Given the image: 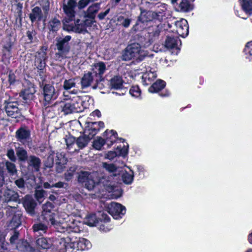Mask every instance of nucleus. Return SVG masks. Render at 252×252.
Listing matches in <instances>:
<instances>
[{"instance_id":"nucleus-1","label":"nucleus","mask_w":252,"mask_h":252,"mask_svg":"<svg viewBox=\"0 0 252 252\" xmlns=\"http://www.w3.org/2000/svg\"><path fill=\"white\" fill-rule=\"evenodd\" d=\"M117 174H79L78 181L84 184L88 190H92L97 186L103 188L109 193L112 198L116 199L122 196L123 190L118 186L110 182L109 179H114Z\"/></svg>"},{"instance_id":"nucleus-2","label":"nucleus","mask_w":252,"mask_h":252,"mask_svg":"<svg viewBox=\"0 0 252 252\" xmlns=\"http://www.w3.org/2000/svg\"><path fill=\"white\" fill-rule=\"evenodd\" d=\"M59 219V221L57 225L58 228H55L58 232L79 233L82 230L80 226L81 223L73 218H70L65 213H61Z\"/></svg>"},{"instance_id":"nucleus-3","label":"nucleus","mask_w":252,"mask_h":252,"mask_svg":"<svg viewBox=\"0 0 252 252\" xmlns=\"http://www.w3.org/2000/svg\"><path fill=\"white\" fill-rule=\"evenodd\" d=\"M147 55L146 52L141 49V45L138 43H133L128 45L123 53L122 59L129 61L133 58L142 61Z\"/></svg>"},{"instance_id":"nucleus-4","label":"nucleus","mask_w":252,"mask_h":252,"mask_svg":"<svg viewBox=\"0 0 252 252\" xmlns=\"http://www.w3.org/2000/svg\"><path fill=\"white\" fill-rule=\"evenodd\" d=\"M60 103V109L64 115L78 113L82 111V100L79 96H73L72 100H66Z\"/></svg>"},{"instance_id":"nucleus-5","label":"nucleus","mask_w":252,"mask_h":252,"mask_svg":"<svg viewBox=\"0 0 252 252\" xmlns=\"http://www.w3.org/2000/svg\"><path fill=\"white\" fill-rule=\"evenodd\" d=\"M53 208V204L50 202H47L42 206V212L40 217V219L45 221L46 223H50L54 228H58L57 227L58 222L59 221V218L60 215L56 217L54 213L52 212Z\"/></svg>"},{"instance_id":"nucleus-6","label":"nucleus","mask_w":252,"mask_h":252,"mask_svg":"<svg viewBox=\"0 0 252 252\" xmlns=\"http://www.w3.org/2000/svg\"><path fill=\"white\" fill-rule=\"evenodd\" d=\"M71 38V36L66 35L63 38L57 39L56 46L58 51L55 54L57 60H61L66 57L70 49L68 42L70 40Z\"/></svg>"},{"instance_id":"nucleus-7","label":"nucleus","mask_w":252,"mask_h":252,"mask_svg":"<svg viewBox=\"0 0 252 252\" xmlns=\"http://www.w3.org/2000/svg\"><path fill=\"white\" fill-rule=\"evenodd\" d=\"M107 210L108 213L115 219H119L124 215L126 212L125 206L120 203L112 202L108 205Z\"/></svg>"},{"instance_id":"nucleus-8","label":"nucleus","mask_w":252,"mask_h":252,"mask_svg":"<svg viewBox=\"0 0 252 252\" xmlns=\"http://www.w3.org/2000/svg\"><path fill=\"white\" fill-rule=\"evenodd\" d=\"M194 0H171V3L175 10L180 12H187L193 9L190 1Z\"/></svg>"},{"instance_id":"nucleus-9","label":"nucleus","mask_w":252,"mask_h":252,"mask_svg":"<svg viewBox=\"0 0 252 252\" xmlns=\"http://www.w3.org/2000/svg\"><path fill=\"white\" fill-rule=\"evenodd\" d=\"M63 29L67 32H73L76 33H85L87 32L82 21L79 19L76 20L74 24H64Z\"/></svg>"},{"instance_id":"nucleus-10","label":"nucleus","mask_w":252,"mask_h":252,"mask_svg":"<svg viewBox=\"0 0 252 252\" xmlns=\"http://www.w3.org/2000/svg\"><path fill=\"white\" fill-rule=\"evenodd\" d=\"M5 111L8 116L16 118L20 115V112L16 101H5Z\"/></svg>"},{"instance_id":"nucleus-11","label":"nucleus","mask_w":252,"mask_h":252,"mask_svg":"<svg viewBox=\"0 0 252 252\" xmlns=\"http://www.w3.org/2000/svg\"><path fill=\"white\" fill-rule=\"evenodd\" d=\"M60 252H71L76 249V241L71 242L68 238H61L58 246Z\"/></svg>"},{"instance_id":"nucleus-12","label":"nucleus","mask_w":252,"mask_h":252,"mask_svg":"<svg viewBox=\"0 0 252 252\" xmlns=\"http://www.w3.org/2000/svg\"><path fill=\"white\" fill-rule=\"evenodd\" d=\"M176 28V32L181 36L185 37L189 33V26L187 21L183 18L176 21L174 23Z\"/></svg>"},{"instance_id":"nucleus-13","label":"nucleus","mask_w":252,"mask_h":252,"mask_svg":"<svg viewBox=\"0 0 252 252\" xmlns=\"http://www.w3.org/2000/svg\"><path fill=\"white\" fill-rule=\"evenodd\" d=\"M46 48L42 47L40 51L35 55V65L38 69H44L45 66V59L46 58Z\"/></svg>"},{"instance_id":"nucleus-14","label":"nucleus","mask_w":252,"mask_h":252,"mask_svg":"<svg viewBox=\"0 0 252 252\" xmlns=\"http://www.w3.org/2000/svg\"><path fill=\"white\" fill-rule=\"evenodd\" d=\"M35 92L34 85L30 84L27 88L21 91L20 95L26 103H28L33 99L34 94Z\"/></svg>"},{"instance_id":"nucleus-15","label":"nucleus","mask_w":252,"mask_h":252,"mask_svg":"<svg viewBox=\"0 0 252 252\" xmlns=\"http://www.w3.org/2000/svg\"><path fill=\"white\" fill-rule=\"evenodd\" d=\"M43 94L46 106L52 100L56 98L55 90L53 86L51 85H45L43 88Z\"/></svg>"},{"instance_id":"nucleus-16","label":"nucleus","mask_w":252,"mask_h":252,"mask_svg":"<svg viewBox=\"0 0 252 252\" xmlns=\"http://www.w3.org/2000/svg\"><path fill=\"white\" fill-rule=\"evenodd\" d=\"M86 125L84 134L91 139L99 130V128H97L96 126L97 123L96 122H88Z\"/></svg>"},{"instance_id":"nucleus-17","label":"nucleus","mask_w":252,"mask_h":252,"mask_svg":"<svg viewBox=\"0 0 252 252\" xmlns=\"http://www.w3.org/2000/svg\"><path fill=\"white\" fill-rule=\"evenodd\" d=\"M76 3L75 0H68L66 2L65 1L63 2V11L69 18H71L74 16V8Z\"/></svg>"},{"instance_id":"nucleus-18","label":"nucleus","mask_w":252,"mask_h":252,"mask_svg":"<svg viewBox=\"0 0 252 252\" xmlns=\"http://www.w3.org/2000/svg\"><path fill=\"white\" fill-rule=\"evenodd\" d=\"M31 132L26 127H21L15 133L16 138L20 142H24L29 138Z\"/></svg>"},{"instance_id":"nucleus-19","label":"nucleus","mask_w":252,"mask_h":252,"mask_svg":"<svg viewBox=\"0 0 252 252\" xmlns=\"http://www.w3.org/2000/svg\"><path fill=\"white\" fill-rule=\"evenodd\" d=\"M156 16L157 14L152 11L143 10L138 17V21L142 23H147L152 21Z\"/></svg>"},{"instance_id":"nucleus-20","label":"nucleus","mask_w":252,"mask_h":252,"mask_svg":"<svg viewBox=\"0 0 252 252\" xmlns=\"http://www.w3.org/2000/svg\"><path fill=\"white\" fill-rule=\"evenodd\" d=\"M117 150H119L118 154H117L115 151H109L105 155V158L112 160L118 156L124 157L127 154V149L125 148V145L124 146L123 148L118 147Z\"/></svg>"},{"instance_id":"nucleus-21","label":"nucleus","mask_w":252,"mask_h":252,"mask_svg":"<svg viewBox=\"0 0 252 252\" xmlns=\"http://www.w3.org/2000/svg\"><path fill=\"white\" fill-rule=\"evenodd\" d=\"M76 250L85 251L90 249L92 247L91 242L87 239L84 238H79L77 241Z\"/></svg>"},{"instance_id":"nucleus-22","label":"nucleus","mask_w":252,"mask_h":252,"mask_svg":"<svg viewBox=\"0 0 252 252\" xmlns=\"http://www.w3.org/2000/svg\"><path fill=\"white\" fill-rule=\"evenodd\" d=\"M29 17L32 23L36 21H40L42 18V13L41 8L38 6L32 8L29 14Z\"/></svg>"},{"instance_id":"nucleus-23","label":"nucleus","mask_w":252,"mask_h":252,"mask_svg":"<svg viewBox=\"0 0 252 252\" xmlns=\"http://www.w3.org/2000/svg\"><path fill=\"white\" fill-rule=\"evenodd\" d=\"M100 9V3H95L90 6L85 13V17L89 18L94 19L95 14Z\"/></svg>"},{"instance_id":"nucleus-24","label":"nucleus","mask_w":252,"mask_h":252,"mask_svg":"<svg viewBox=\"0 0 252 252\" xmlns=\"http://www.w3.org/2000/svg\"><path fill=\"white\" fill-rule=\"evenodd\" d=\"M180 40L177 37L167 36L164 42V46L167 49L178 48Z\"/></svg>"},{"instance_id":"nucleus-25","label":"nucleus","mask_w":252,"mask_h":252,"mask_svg":"<svg viewBox=\"0 0 252 252\" xmlns=\"http://www.w3.org/2000/svg\"><path fill=\"white\" fill-rule=\"evenodd\" d=\"M123 85V80L121 76H115L111 78L109 82V86L112 89H121Z\"/></svg>"},{"instance_id":"nucleus-26","label":"nucleus","mask_w":252,"mask_h":252,"mask_svg":"<svg viewBox=\"0 0 252 252\" xmlns=\"http://www.w3.org/2000/svg\"><path fill=\"white\" fill-rule=\"evenodd\" d=\"M29 166L32 167L35 172H38L41 164V160L38 157L31 156L28 160Z\"/></svg>"},{"instance_id":"nucleus-27","label":"nucleus","mask_w":252,"mask_h":252,"mask_svg":"<svg viewBox=\"0 0 252 252\" xmlns=\"http://www.w3.org/2000/svg\"><path fill=\"white\" fill-rule=\"evenodd\" d=\"M133 174H117L116 175V177L114 179H109V180L112 182L113 184H115V183L112 181V180L117 179L118 178L120 177V176H121V177L122 178V180L124 183L126 185L131 184L133 180ZM114 186H116L115 185H114ZM116 186L119 187L120 188L121 187H120L118 185H117Z\"/></svg>"},{"instance_id":"nucleus-28","label":"nucleus","mask_w":252,"mask_h":252,"mask_svg":"<svg viewBox=\"0 0 252 252\" xmlns=\"http://www.w3.org/2000/svg\"><path fill=\"white\" fill-rule=\"evenodd\" d=\"M94 80L92 74L90 72L85 74L81 79V85L83 88L90 86Z\"/></svg>"},{"instance_id":"nucleus-29","label":"nucleus","mask_w":252,"mask_h":252,"mask_svg":"<svg viewBox=\"0 0 252 252\" xmlns=\"http://www.w3.org/2000/svg\"><path fill=\"white\" fill-rule=\"evenodd\" d=\"M165 86V83L163 81L158 80L149 88V91L152 93H156L163 89Z\"/></svg>"},{"instance_id":"nucleus-30","label":"nucleus","mask_w":252,"mask_h":252,"mask_svg":"<svg viewBox=\"0 0 252 252\" xmlns=\"http://www.w3.org/2000/svg\"><path fill=\"white\" fill-rule=\"evenodd\" d=\"M16 155L20 162H25L28 158L27 151L22 147H18L16 149Z\"/></svg>"},{"instance_id":"nucleus-31","label":"nucleus","mask_w":252,"mask_h":252,"mask_svg":"<svg viewBox=\"0 0 252 252\" xmlns=\"http://www.w3.org/2000/svg\"><path fill=\"white\" fill-rule=\"evenodd\" d=\"M55 161L58 166V168H62L63 166L67 162V158L65 157L64 153L63 152H57Z\"/></svg>"},{"instance_id":"nucleus-32","label":"nucleus","mask_w":252,"mask_h":252,"mask_svg":"<svg viewBox=\"0 0 252 252\" xmlns=\"http://www.w3.org/2000/svg\"><path fill=\"white\" fill-rule=\"evenodd\" d=\"M20 216L21 214L20 212H18L13 215L9 224V227L11 229L16 228L21 224Z\"/></svg>"},{"instance_id":"nucleus-33","label":"nucleus","mask_w":252,"mask_h":252,"mask_svg":"<svg viewBox=\"0 0 252 252\" xmlns=\"http://www.w3.org/2000/svg\"><path fill=\"white\" fill-rule=\"evenodd\" d=\"M92 70L99 75L103 74L106 70L105 64L102 62H99L94 64L92 66Z\"/></svg>"},{"instance_id":"nucleus-34","label":"nucleus","mask_w":252,"mask_h":252,"mask_svg":"<svg viewBox=\"0 0 252 252\" xmlns=\"http://www.w3.org/2000/svg\"><path fill=\"white\" fill-rule=\"evenodd\" d=\"M91 139L85 134L80 136L76 139V144L79 149H82L86 147Z\"/></svg>"},{"instance_id":"nucleus-35","label":"nucleus","mask_w":252,"mask_h":252,"mask_svg":"<svg viewBox=\"0 0 252 252\" xmlns=\"http://www.w3.org/2000/svg\"><path fill=\"white\" fill-rule=\"evenodd\" d=\"M98 222V220L95 214H90L86 217L84 223L89 226H94Z\"/></svg>"},{"instance_id":"nucleus-36","label":"nucleus","mask_w":252,"mask_h":252,"mask_svg":"<svg viewBox=\"0 0 252 252\" xmlns=\"http://www.w3.org/2000/svg\"><path fill=\"white\" fill-rule=\"evenodd\" d=\"M36 244L39 248L44 249H49L52 245L50 240H47L43 237L38 238L36 240Z\"/></svg>"},{"instance_id":"nucleus-37","label":"nucleus","mask_w":252,"mask_h":252,"mask_svg":"<svg viewBox=\"0 0 252 252\" xmlns=\"http://www.w3.org/2000/svg\"><path fill=\"white\" fill-rule=\"evenodd\" d=\"M76 142V139L72 136H69L65 139L67 147L69 150H71V152L77 150Z\"/></svg>"},{"instance_id":"nucleus-38","label":"nucleus","mask_w":252,"mask_h":252,"mask_svg":"<svg viewBox=\"0 0 252 252\" xmlns=\"http://www.w3.org/2000/svg\"><path fill=\"white\" fill-rule=\"evenodd\" d=\"M80 91L78 89H74L72 90H69L63 92V96L66 100H72L73 96H77Z\"/></svg>"},{"instance_id":"nucleus-39","label":"nucleus","mask_w":252,"mask_h":252,"mask_svg":"<svg viewBox=\"0 0 252 252\" xmlns=\"http://www.w3.org/2000/svg\"><path fill=\"white\" fill-rule=\"evenodd\" d=\"M33 229L35 232H37L39 234L42 235L46 233L47 227L44 224L39 223L35 224L33 226Z\"/></svg>"},{"instance_id":"nucleus-40","label":"nucleus","mask_w":252,"mask_h":252,"mask_svg":"<svg viewBox=\"0 0 252 252\" xmlns=\"http://www.w3.org/2000/svg\"><path fill=\"white\" fill-rule=\"evenodd\" d=\"M17 248L19 251L25 252H28L31 250L30 245L26 241H20L17 245Z\"/></svg>"},{"instance_id":"nucleus-41","label":"nucleus","mask_w":252,"mask_h":252,"mask_svg":"<svg viewBox=\"0 0 252 252\" xmlns=\"http://www.w3.org/2000/svg\"><path fill=\"white\" fill-rule=\"evenodd\" d=\"M61 27L60 21L57 18H53L49 21V28L53 31H56Z\"/></svg>"},{"instance_id":"nucleus-42","label":"nucleus","mask_w":252,"mask_h":252,"mask_svg":"<svg viewBox=\"0 0 252 252\" xmlns=\"http://www.w3.org/2000/svg\"><path fill=\"white\" fill-rule=\"evenodd\" d=\"M64 183L62 182H59L57 183H54L52 181H49V182H45L43 184V187L45 189H51L52 188H61L63 187Z\"/></svg>"},{"instance_id":"nucleus-43","label":"nucleus","mask_w":252,"mask_h":252,"mask_svg":"<svg viewBox=\"0 0 252 252\" xmlns=\"http://www.w3.org/2000/svg\"><path fill=\"white\" fill-rule=\"evenodd\" d=\"M63 87L65 91L71 90L72 88H75L76 83L75 79H70L68 80H65L64 81Z\"/></svg>"},{"instance_id":"nucleus-44","label":"nucleus","mask_w":252,"mask_h":252,"mask_svg":"<svg viewBox=\"0 0 252 252\" xmlns=\"http://www.w3.org/2000/svg\"><path fill=\"white\" fill-rule=\"evenodd\" d=\"M117 21L120 25H122L125 28L128 27L131 22V19L125 18L123 16H120L118 17Z\"/></svg>"},{"instance_id":"nucleus-45","label":"nucleus","mask_w":252,"mask_h":252,"mask_svg":"<svg viewBox=\"0 0 252 252\" xmlns=\"http://www.w3.org/2000/svg\"><path fill=\"white\" fill-rule=\"evenodd\" d=\"M241 5L245 12H249L252 10V0H243Z\"/></svg>"},{"instance_id":"nucleus-46","label":"nucleus","mask_w":252,"mask_h":252,"mask_svg":"<svg viewBox=\"0 0 252 252\" xmlns=\"http://www.w3.org/2000/svg\"><path fill=\"white\" fill-rule=\"evenodd\" d=\"M4 196L5 197V201H7L15 200L17 197V194L11 190H7L5 192Z\"/></svg>"},{"instance_id":"nucleus-47","label":"nucleus","mask_w":252,"mask_h":252,"mask_svg":"<svg viewBox=\"0 0 252 252\" xmlns=\"http://www.w3.org/2000/svg\"><path fill=\"white\" fill-rule=\"evenodd\" d=\"M24 207L30 214H33L35 204L33 201H25L24 203Z\"/></svg>"},{"instance_id":"nucleus-48","label":"nucleus","mask_w":252,"mask_h":252,"mask_svg":"<svg viewBox=\"0 0 252 252\" xmlns=\"http://www.w3.org/2000/svg\"><path fill=\"white\" fill-rule=\"evenodd\" d=\"M105 141L103 138L97 137V139L94 141L93 147L96 150H100L101 147L105 144Z\"/></svg>"},{"instance_id":"nucleus-49","label":"nucleus","mask_w":252,"mask_h":252,"mask_svg":"<svg viewBox=\"0 0 252 252\" xmlns=\"http://www.w3.org/2000/svg\"><path fill=\"white\" fill-rule=\"evenodd\" d=\"M157 77L156 74L154 72L149 71L143 73L142 75L143 78L149 81H152Z\"/></svg>"},{"instance_id":"nucleus-50","label":"nucleus","mask_w":252,"mask_h":252,"mask_svg":"<svg viewBox=\"0 0 252 252\" xmlns=\"http://www.w3.org/2000/svg\"><path fill=\"white\" fill-rule=\"evenodd\" d=\"M129 93L132 96L137 97L140 95V90L138 86H132L129 90Z\"/></svg>"},{"instance_id":"nucleus-51","label":"nucleus","mask_w":252,"mask_h":252,"mask_svg":"<svg viewBox=\"0 0 252 252\" xmlns=\"http://www.w3.org/2000/svg\"><path fill=\"white\" fill-rule=\"evenodd\" d=\"M5 166L9 172L10 173H15L17 172L16 166L13 163L7 161L5 163Z\"/></svg>"},{"instance_id":"nucleus-52","label":"nucleus","mask_w":252,"mask_h":252,"mask_svg":"<svg viewBox=\"0 0 252 252\" xmlns=\"http://www.w3.org/2000/svg\"><path fill=\"white\" fill-rule=\"evenodd\" d=\"M45 191L43 189L36 190L35 192V198L37 200L41 203V200L44 196Z\"/></svg>"},{"instance_id":"nucleus-53","label":"nucleus","mask_w":252,"mask_h":252,"mask_svg":"<svg viewBox=\"0 0 252 252\" xmlns=\"http://www.w3.org/2000/svg\"><path fill=\"white\" fill-rule=\"evenodd\" d=\"M103 167L105 168L106 171L109 172H113L116 170V167L113 164H107V163H103Z\"/></svg>"},{"instance_id":"nucleus-54","label":"nucleus","mask_w":252,"mask_h":252,"mask_svg":"<svg viewBox=\"0 0 252 252\" xmlns=\"http://www.w3.org/2000/svg\"><path fill=\"white\" fill-rule=\"evenodd\" d=\"M54 163V159L53 157L51 155H50L48 157L46 161L44 163V167L45 168H51Z\"/></svg>"},{"instance_id":"nucleus-55","label":"nucleus","mask_w":252,"mask_h":252,"mask_svg":"<svg viewBox=\"0 0 252 252\" xmlns=\"http://www.w3.org/2000/svg\"><path fill=\"white\" fill-rule=\"evenodd\" d=\"M6 155L10 160L13 162H15L16 160L15 156L14 151L13 149H9L7 151Z\"/></svg>"},{"instance_id":"nucleus-56","label":"nucleus","mask_w":252,"mask_h":252,"mask_svg":"<svg viewBox=\"0 0 252 252\" xmlns=\"http://www.w3.org/2000/svg\"><path fill=\"white\" fill-rule=\"evenodd\" d=\"M106 134H110L111 136L109 138L111 142V144H112L115 141V139L117 138V133L116 131L113 130H111L110 131L106 130L105 132Z\"/></svg>"},{"instance_id":"nucleus-57","label":"nucleus","mask_w":252,"mask_h":252,"mask_svg":"<svg viewBox=\"0 0 252 252\" xmlns=\"http://www.w3.org/2000/svg\"><path fill=\"white\" fill-rule=\"evenodd\" d=\"M99 229L101 231L107 232L109 231L112 229V227L109 224L105 223L100 225Z\"/></svg>"},{"instance_id":"nucleus-58","label":"nucleus","mask_w":252,"mask_h":252,"mask_svg":"<svg viewBox=\"0 0 252 252\" xmlns=\"http://www.w3.org/2000/svg\"><path fill=\"white\" fill-rule=\"evenodd\" d=\"M91 0H80L78 3V7L81 9L85 7L90 2Z\"/></svg>"},{"instance_id":"nucleus-59","label":"nucleus","mask_w":252,"mask_h":252,"mask_svg":"<svg viewBox=\"0 0 252 252\" xmlns=\"http://www.w3.org/2000/svg\"><path fill=\"white\" fill-rule=\"evenodd\" d=\"M93 20L92 19H86L84 20H82L84 25L85 26V27L86 29H87V27H91L93 23Z\"/></svg>"},{"instance_id":"nucleus-60","label":"nucleus","mask_w":252,"mask_h":252,"mask_svg":"<svg viewBox=\"0 0 252 252\" xmlns=\"http://www.w3.org/2000/svg\"><path fill=\"white\" fill-rule=\"evenodd\" d=\"M162 25H158L155 30L153 31V35L154 36H158L161 32Z\"/></svg>"},{"instance_id":"nucleus-61","label":"nucleus","mask_w":252,"mask_h":252,"mask_svg":"<svg viewBox=\"0 0 252 252\" xmlns=\"http://www.w3.org/2000/svg\"><path fill=\"white\" fill-rule=\"evenodd\" d=\"M100 220L101 221H104L105 223L108 222L110 220L109 217L105 213H102L101 214V217L100 218Z\"/></svg>"},{"instance_id":"nucleus-62","label":"nucleus","mask_w":252,"mask_h":252,"mask_svg":"<svg viewBox=\"0 0 252 252\" xmlns=\"http://www.w3.org/2000/svg\"><path fill=\"white\" fill-rule=\"evenodd\" d=\"M15 184L19 188H22L24 187V181L23 179H19L15 181Z\"/></svg>"},{"instance_id":"nucleus-63","label":"nucleus","mask_w":252,"mask_h":252,"mask_svg":"<svg viewBox=\"0 0 252 252\" xmlns=\"http://www.w3.org/2000/svg\"><path fill=\"white\" fill-rule=\"evenodd\" d=\"M110 11V9H107L105 12H100L98 15V18L100 19V20H102L109 13Z\"/></svg>"},{"instance_id":"nucleus-64","label":"nucleus","mask_w":252,"mask_h":252,"mask_svg":"<svg viewBox=\"0 0 252 252\" xmlns=\"http://www.w3.org/2000/svg\"><path fill=\"white\" fill-rule=\"evenodd\" d=\"M70 171L72 172V173L76 172V173H82V174H83V173H88L87 172L83 171L82 170H81L80 171H78L77 167H75V166L70 167Z\"/></svg>"}]
</instances>
